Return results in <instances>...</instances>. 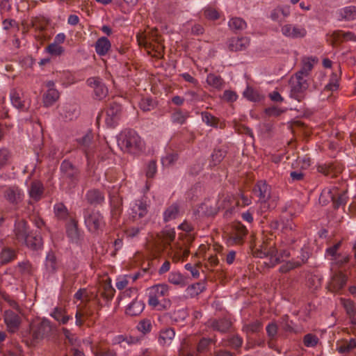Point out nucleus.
<instances>
[{"instance_id":"f257e3e1","label":"nucleus","mask_w":356,"mask_h":356,"mask_svg":"<svg viewBox=\"0 0 356 356\" xmlns=\"http://www.w3.org/2000/svg\"><path fill=\"white\" fill-rule=\"evenodd\" d=\"M148 305L158 311H165L170 308L172 302L165 298L169 295V286L166 284H155L147 289Z\"/></svg>"},{"instance_id":"f03ea898","label":"nucleus","mask_w":356,"mask_h":356,"mask_svg":"<svg viewBox=\"0 0 356 356\" xmlns=\"http://www.w3.org/2000/svg\"><path fill=\"white\" fill-rule=\"evenodd\" d=\"M254 255L261 258L264 257L265 259L264 261V265L270 268L280 263L282 261L281 257H289L290 254L289 252L284 250L280 257L275 246V242L273 239L269 238L263 242L261 245V250L254 252Z\"/></svg>"},{"instance_id":"7ed1b4c3","label":"nucleus","mask_w":356,"mask_h":356,"mask_svg":"<svg viewBox=\"0 0 356 356\" xmlns=\"http://www.w3.org/2000/svg\"><path fill=\"white\" fill-rule=\"evenodd\" d=\"M56 327L49 320L43 318L39 321H33L30 324L29 334L31 344L38 343L45 338L54 334Z\"/></svg>"},{"instance_id":"20e7f679","label":"nucleus","mask_w":356,"mask_h":356,"mask_svg":"<svg viewBox=\"0 0 356 356\" xmlns=\"http://www.w3.org/2000/svg\"><path fill=\"white\" fill-rule=\"evenodd\" d=\"M271 188L264 180L258 181L254 186L253 193L259 197L262 212L275 209L277 205L278 197L271 196Z\"/></svg>"},{"instance_id":"39448f33","label":"nucleus","mask_w":356,"mask_h":356,"mask_svg":"<svg viewBox=\"0 0 356 356\" xmlns=\"http://www.w3.org/2000/svg\"><path fill=\"white\" fill-rule=\"evenodd\" d=\"M118 143L122 150L130 154H137L143 148L140 137L132 129L122 131L118 136Z\"/></svg>"},{"instance_id":"423d86ee","label":"nucleus","mask_w":356,"mask_h":356,"mask_svg":"<svg viewBox=\"0 0 356 356\" xmlns=\"http://www.w3.org/2000/svg\"><path fill=\"white\" fill-rule=\"evenodd\" d=\"M138 45L143 46L146 49L154 51L156 54L154 56L159 57L164 51V46L162 44L161 36L158 34L157 29H153L147 34L144 33H138L136 35Z\"/></svg>"},{"instance_id":"0eeeda50","label":"nucleus","mask_w":356,"mask_h":356,"mask_svg":"<svg viewBox=\"0 0 356 356\" xmlns=\"http://www.w3.org/2000/svg\"><path fill=\"white\" fill-rule=\"evenodd\" d=\"M60 172L63 183L69 190L76 187L81 179V171L77 166L65 159L60 163Z\"/></svg>"},{"instance_id":"6e6552de","label":"nucleus","mask_w":356,"mask_h":356,"mask_svg":"<svg viewBox=\"0 0 356 356\" xmlns=\"http://www.w3.org/2000/svg\"><path fill=\"white\" fill-rule=\"evenodd\" d=\"M85 224L90 232L97 233L105 225L104 217L98 210L86 209L83 211Z\"/></svg>"},{"instance_id":"1a4fd4ad","label":"nucleus","mask_w":356,"mask_h":356,"mask_svg":"<svg viewBox=\"0 0 356 356\" xmlns=\"http://www.w3.org/2000/svg\"><path fill=\"white\" fill-rule=\"evenodd\" d=\"M227 242L230 245H241L248 234V229L241 222H234L227 228Z\"/></svg>"},{"instance_id":"9d476101","label":"nucleus","mask_w":356,"mask_h":356,"mask_svg":"<svg viewBox=\"0 0 356 356\" xmlns=\"http://www.w3.org/2000/svg\"><path fill=\"white\" fill-rule=\"evenodd\" d=\"M290 96L298 102L302 101L306 95V90L309 87L307 79L292 76L289 80Z\"/></svg>"},{"instance_id":"9b49d317","label":"nucleus","mask_w":356,"mask_h":356,"mask_svg":"<svg viewBox=\"0 0 356 356\" xmlns=\"http://www.w3.org/2000/svg\"><path fill=\"white\" fill-rule=\"evenodd\" d=\"M346 191H339L337 188L334 187L327 191H323L320 196V201L325 202L330 199L334 209H338L341 205L346 203Z\"/></svg>"},{"instance_id":"f8f14e48","label":"nucleus","mask_w":356,"mask_h":356,"mask_svg":"<svg viewBox=\"0 0 356 356\" xmlns=\"http://www.w3.org/2000/svg\"><path fill=\"white\" fill-rule=\"evenodd\" d=\"M122 106L121 103L113 100L108 104L105 122L110 127H114L120 120L122 115Z\"/></svg>"},{"instance_id":"ddd939ff","label":"nucleus","mask_w":356,"mask_h":356,"mask_svg":"<svg viewBox=\"0 0 356 356\" xmlns=\"http://www.w3.org/2000/svg\"><path fill=\"white\" fill-rule=\"evenodd\" d=\"M3 197L10 204L17 207L24 200V193L18 186H11L3 191Z\"/></svg>"},{"instance_id":"4468645a","label":"nucleus","mask_w":356,"mask_h":356,"mask_svg":"<svg viewBox=\"0 0 356 356\" xmlns=\"http://www.w3.org/2000/svg\"><path fill=\"white\" fill-rule=\"evenodd\" d=\"M3 319L9 332L15 333L19 330L22 318L18 314L10 309L6 310L3 314Z\"/></svg>"},{"instance_id":"2eb2a0df","label":"nucleus","mask_w":356,"mask_h":356,"mask_svg":"<svg viewBox=\"0 0 356 356\" xmlns=\"http://www.w3.org/2000/svg\"><path fill=\"white\" fill-rule=\"evenodd\" d=\"M87 83L93 89L95 99L102 100L107 96L108 88L99 78L90 77L87 80Z\"/></svg>"},{"instance_id":"dca6fc26","label":"nucleus","mask_w":356,"mask_h":356,"mask_svg":"<svg viewBox=\"0 0 356 356\" xmlns=\"http://www.w3.org/2000/svg\"><path fill=\"white\" fill-rule=\"evenodd\" d=\"M13 232L15 239L21 243L31 233V232H29L28 222L24 219L19 218L15 220Z\"/></svg>"},{"instance_id":"f3484780","label":"nucleus","mask_w":356,"mask_h":356,"mask_svg":"<svg viewBox=\"0 0 356 356\" xmlns=\"http://www.w3.org/2000/svg\"><path fill=\"white\" fill-rule=\"evenodd\" d=\"M10 98L12 104L18 109L26 110L29 106V103L24 99V92L21 89H12Z\"/></svg>"},{"instance_id":"a211bd4d","label":"nucleus","mask_w":356,"mask_h":356,"mask_svg":"<svg viewBox=\"0 0 356 356\" xmlns=\"http://www.w3.org/2000/svg\"><path fill=\"white\" fill-rule=\"evenodd\" d=\"M348 280L347 276L341 272L334 273L328 285L327 289L333 293L339 292L346 284Z\"/></svg>"},{"instance_id":"6ab92c4d","label":"nucleus","mask_w":356,"mask_h":356,"mask_svg":"<svg viewBox=\"0 0 356 356\" xmlns=\"http://www.w3.org/2000/svg\"><path fill=\"white\" fill-rule=\"evenodd\" d=\"M343 166L339 163H329L318 166V171L325 176L332 178L337 177L343 171Z\"/></svg>"},{"instance_id":"aec40b11","label":"nucleus","mask_w":356,"mask_h":356,"mask_svg":"<svg viewBox=\"0 0 356 356\" xmlns=\"http://www.w3.org/2000/svg\"><path fill=\"white\" fill-rule=\"evenodd\" d=\"M281 31L285 36L292 38H302L307 35V31L304 27L291 24L283 26Z\"/></svg>"},{"instance_id":"412c9836","label":"nucleus","mask_w":356,"mask_h":356,"mask_svg":"<svg viewBox=\"0 0 356 356\" xmlns=\"http://www.w3.org/2000/svg\"><path fill=\"white\" fill-rule=\"evenodd\" d=\"M85 200L87 203L93 205H101L105 200L104 194L97 188H91L86 193Z\"/></svg>"},{"instance_id":"4be33fe9","label":"nucleus","mask_w":356,"mask_h":356,"mask_svg":"<svg viewBox=\"0 0 356 356\" xmlns=\"http://www.w3.org/2000/svg\"><path fill=\"white\" fill-rule=\"evenodd\" d=\"M22 243L33 250H40L43 245L42 238L37 232L34 233L31 232L26 240L23 241Z\"/></svg>"},{"instance_id":"5701e85b","label":"nucleus","mask_w":356,"mask_h":356,"mask_svg":"<svg viewBox=\"0 0 356 356\" xmlns=\"http://www.w3.org/2000/svg\"><path fill=\"white\" fill-rule=\"evenodd\" d=\"M209 327L215 331L225 333L232 326V322L227 318L211 319L208 321Z\"/></svg>"},{"instance_id":"b1692460","label":"nucleus","mask_w":356,"mask_h":356,"mask_svg":"<svg viewBox=\"0 0 356 356\" xmlns=\"http://www.w3.org/2000/svg\"><path fill=\"white\" fill-rule=\"evenodd\" d=\"M44 191L42 183L38 180H34L30 184L29 195L31 199L38 202L42 198Z\"/></svg>"},{"instance_id":"393cba45","label":"nucleus","mask_w":356,"mask_h":356,"mask_svg":"<svg viewBox=\"0 0 356 356\" xmlns=\"http://www.w3.org/2000/svg\"><path fill=\"white\" fill-rule=\"evenodd\" d=\"M175 337V332L172 327H165L160 330L159 342L162 346H170Z\"/></svg>"},{"instance_id":"a878e982","label":"nucleus","mask_w":356,"mask_h":356,"mask_svg":"<svg viewBox=\"0 0 356 356\" xmlns=\"http://www.w3.org/2000/svg\"><path fill=\"white\" fill-rule=\"evenodd\" d=\"M147 213V204L142 200H138L132 208L131 218L133 221H136L145 217Z\"/></svg>"},{"instance_id":"bb28decb","label":"nucleus","mask_w":356,"mask_h":356,"mask_svg":"<svg viewBox=\"0 0 356 356\" xmlns=\"http://www.w3.org/2000/svg\"><path fill=\"white\" fill-rule=\"evenodd\" d=\"M250 43L248 38H232L229 41L228 48L232 51H238L245 49Z\"/></svg>"},{"instance_id":"cd10ccee","label":"nucleus","mask_w":356,"mask_h":356,"mask_svg":"<svg viewBox=\"0 0 356 356\" xmlns=\"http://www.w3.org/2000/svg\"><path fill=\"white\" fill-rule=\"evenodd\" d=\"M145 305L142 300L135 298L130 303L128 304L126 309V314L135 316L139 315L144 309Z\"/></svg>"},{"instance_id":"c85d7f7f","label":"nucleus","mask_w":356,"mask_h":356,"mask_svg":"<svg viewBox=\"0 0 356 356\" xmlns=\"http://www.w3.org/2000/svg\"><path fill=\"white\" fill-rule=\"evenodd\" d=\"M95 51L99 56H105L111 47L109 40L106 37L99 38L95 42Z\"/></svg>"},{"instance_id":"c756f323","label":"nucleus","mask_w":356,"mask_h":356,"mask_svg":"<svg viewBox=\"0 0 356 356\" xmlns=\"http://www.w3.org/2000/svg\"><path fill=\"white\" fill-rule=\"evenodd\" d=\"M289 6H277L271 12L270 17L274 21L282 22L283 19L289 16Z\"/></svg>"},{"instance_id":"7c9ffc66","label":"nucleus","mask_w":356,"mask_h":356,"mask_svg":"<svg viewBox=\"0 0 356 356\" xmlns=\"http://www.w3.org/2000/svg\"><path fill=\"white\" fill-rule=\"evenodd\" d=\"M308 257L305 255H302V261H289L285 264H282L280 268V272L282 273H286L289 272L291 270L295 269L301 266L303 264H305L307 261Z\"/></svg>"},{"instance_id":"2f4dec72","label":"nucleus","mask_w":356,"mask_h":356,"mask_svg":"<svg viewBox=\"0 0 356 356\" xmlns=\"http://www.w3.org/2000/svg\"><path fill=\"white\" fill-rule=\"evenodd\" d=\"M188 117V111L183 112L180 108H175L171 114V120L175 124L181 125L186 122Z\"/></svg>"},{"instance_id":"473e14b6","label":"nucleus","mask_w":356,"mask_h":356,"mask_svg":"<svg viewBox=\"0 0 356 356\" xmlns=\"http://www.w3.org/2000/svg\"><path fill=\"white\" fill-rule=\"evenodd\" d=\"M59 98V92L55 88L48 89L43 95V103L45 106H50Z\"/></svg>"},{"instance_id":"72a5a7b5","label":"nucleus","mask_w":356,"mask_h":356,"mask_svg":"<svg viewBox=\"0 0 356 356\" xmlns=\"http://www.w3.org/2000/svg\"><path fill=\"white\" fill-rule=\"evenodd\" d=\"M179 213V206L177 203H174L169 206L163 213V219L165 222L175 219Z\"/></svg>"},{"instance_id":"f704fd0d","label":"nucleus","mask_w":356,"mask_h":356,"mask_svg":"<svg viewBox=\"0 0 356 356\" xmlns=\"http://www.w3.org/2000/svg\"><path fill=\"white\" fill-rule=\"evenodd\" d=\"M16 258L15 250L10 248H4L0 253V261L2 265L7 264Z\"/></svg>"},{"instance_id":"c9c22d12","label":"nucleus","mask_w":356,"mask_h":356,"mask_svg":"<svg viewBox=\"0 0 356 356\" xmlns=\"http://www.w3.org/2000/svg\"><path fill=\"white\" fill-rule=\"evenodd\" d=\"M45 268L49 274H54L57 270L58 264L56 258L53 252L48 253L46 258Z\"/></svg>"},{"instance_id":"e433bc0d","label":"nucleus","mask_w":356,"mask_h":356,"mask_svg":"<svg viewBox=\"0 0 356 356\" xmlns=\"http://www.w3.org/2000/svg\"><path fill=\"white\" fill-rule=\"evenodd\" d=\"M322 277L318 275L309 273L307 275V285L312 290H316L321 286Z\"/></svg>"},{"instance_id":"4c0bfd02","label":"nucleus","mask_w":356,"mask_h":356,"mask_svg":"<svg viewBox=\"0 0 356 356\" xmlns=\"http://www.w3.org/2000/svg\"><path fill=\"white\" fill-rule=\"evenodd\" d=\"M93 139V135L91 131L87 132L82 138L78 140L79 143L82 147L86 156L90 152V146Z\"/></svg>"},{"instance_id":"58836bf2","label":"nucleus","mask_w":356,"mask_h":356,"mask_svg":"<svg viewBox=\"0 0 356 356\" xmlns=\"http://www.w3.org/2000/svg\"><path fill=\"white\" fill-rule=\"evenodd\" d=\"M207 82L209 86L218 90L221 89L225 84L224 80L220 76L212 73L208 74Z\"/></svg>"},{"instance_id":"ea45409f","label":"nucleus","mask_w":356,"mask_h":356,"mask_svg":"<svg viewBox=\"0 0 356 356\" xmlns=\"http://www.w3.org/2000/svg\"><path fill=\"white\" fill-rule=\"evenodd\" d=\"M51 316L62 324H66L70 319V316L65 314V311L61 308L56 307Z\"/></svg>"},{"instance_id":"a19ab883","label":"nucleus","mask_w":356,"mask_h":356,"mask_svg":"<svg viewBox=\"0 0 356 356\" xmlns=\"http://www.w3.org/2000/svg\"><path fill=\"white\" fill-rule=\"evenodd\" d=\"M229 28L234 31H242L246 28V22L241 17H233L229 22Z\"/></svg>"},{"instance_id":"79ce46f5","label":"nucleus","mask_w":356,"mask_h":356,"mask_svg":"<svg viewBox=\"0 0 356 356\" xmlns=\"http://www.w3.org/2000/svg\"><path fill=\"white\" fill-rule=\"evenodd\" d=\"M341 16L348 21L356 19V7L353 6L345 7L341 11Z\"/></svg>"},{"instance_id":"37998d69","label":"nucleus","mask_w":356,"mask_h":356,"mask_svg":"<svg viewBox=\"0 0 356 356\" xmlns=\"http://www.w3.org/2000/svg\"><path fill=\"white\" fill-rule=\"evenodd\" d=\"M262 328V323L259 321L246 324L243 327V331L247 334H253L259 332Z\"/></svg>"},{"instance_id":"c03bdc74","label":"nucleus","mask_w":356,"mask_h":356,"mask_svg":"<svg viewBox=\"0 0 356 356\" xmlns=\"http://www.w3.org/2000/svg\"><path fill=\"white\" fill-rule=\"evenodd\" d=\"M202 121L207 125L217 128L219 123V119L208 112L202 113Z\"/></svg>"},{"instance_id":"a18cd8bd","label":"nucleus","mask_w":356,"mask_h":356,"mask_svg":"<svg viewBox=\"0 0 356 356\" xmlns=\"http://www.w3.org/2000/svg\"><path fill=\"white\" fill-rule=\"evenodd\" d=\"M313 68V65L309 62L304 63L302 67L293 76L297 77L307 79V77L309 75L310 72Z\"/></svg>"},{"instance_id":"49530a36","label":"nucleus","mask_w":356,"mask_h":356,"mask_svg":"<svg viewBox=\"0 0 356 356\" xmlns=\"http://www.w3.org/2000/svg\"><path fill=\"white\" fill-rule=\"evenodd\" d=\"M54 213L56 216L60 220L67 218L68 216V211L63 203H58L54 206Z\"/></svg>"},{"instance_id":"de8ad7c7","label":"nucleus","mask_w":356,"mask_h":356,"mask_svg":"<svg viewBox=\"0 0 356 356\" xmlns=\"http://www.w3.org/2000/svg\"><path fill=\"white\" fill-rule=\"evenodd\" d=\"M114 292V289L109 284H104L103 289L99 292V296L106 301H109L113 298Z\"/></svg>"},{"instance_id":"09e8293b","label":"nucleus","mask_w":356,"mask_h":356,"mask_svg":"<svg viewBox=\"0 0 356 356\" xmlns=\"http://www.w3.org/2000/svg\"><path fill=\"white\" fill-rule=\"evenodd\" d=\"M179 155L177 152H172L168 154L165 156L161 159V163L163 166L169 167L175 164L178 160Z\"/></svg>"},{"instance_id":"8fccbe9b","label":"nucleus","mask_w":356,"mask_h":356,"mask_svg":"<svg viewBox=\"0 0 356 356\" xmlns=\"http://www.w3.org/2000/svg\"><path fill=\"white\" fill-rule=\"evenodd\" d=\"M197 212L204 216H211L216 213L215 209H213L211 206H208L207 203L201 204L199 206Z\"/></svg>"},{"instance_id":"3c124183","label":"nucleus","mask_w":356,"mask_h":356,"mask_svg":"<svg viewBox=\"0 0 356 356\" xmlns=\"http://www.w3.org/2000/svg\"><path fill=\"white\" fill-rule=\"evenodd\" d=\"M168 282L175 285H181L184 284V279L179 273L172 272L169 274Z\"/></svg>"},{"instance_id":"603ef678","label":"nucleus","mask_w":356,"mask_h":356,"mask_svg":"<svg viewBox=\"0 0 356 356\" xmlns=\"http://www.w3.org/2000/svg\"><path fill=\"white\" fill-rule=\"evenodd\" d=\"M157 172L156 161L151 160L148 162L145 170V175L147 178H153Z\"/></svg>"},{"instance_id":"864d4df0","label":"nucleus","mask_w":356,"mask_h":356,"mask_svg":"<svg viewBox=\"0 0 356 356\" xmlns=\"http://www.w3.org/2000/svg\"><path fill=\"white\" fill-rule=\"evenodd\" d=\"M356 348V341L354 339H351L349 341H346L338 348L339 353H348L353 349Z\"/></svg>"},{"instance_id":"5fc2aeb1","label":"nucleus","mask_w":356,"mask_h":356,"mask_svg":"<svg viewBox=\"0 0 356 356\" xmlns=\"http://www.w3.org/2000/svg\"><path fill=\"white\" fill-rule=\"evenodd\" d=\"M343 42L342 31H335L330 35V44L332 47H335Z\"/></svg>"},{"instance_id":"6e6d98bb","label":"nucleus","mask_w":356,"mask_h":356,"mask_svg":"<svg viewBox=\"0 0 356 356\" xmlns=\"http://www.w3.org/2000/svg\"><path fill=\"white\" fill-rule=\"evenodd\" d=\"M152 325L150 320L143 319L140 321L137 326L138 330L143 334L149 333L152 330Z\"/></svg>"},{"instance_id":"4d7b16f0","label":"nucleus","mask_w":356,"mask_h":356,"mask_svg":"<svg viewBox=\"0 0 356 356\" xmlns=\"http://www.w3.org/2000/svg\"><path fill=\"white\" fill-rule=\"evenodd\" d=\"M189 250L188 248H183L181 245L177 244V250L175 253L173 257V259H176L177 261L179 259H184L189 255Z\"/></svg>"},{"instance_id":"13d9d810","label":"nucleus","mask_w":356,"mask_h":356,"mask_svg":"<svg viewBox=\"0 0 356 356\" xmlns=\"http://www.w3.org/2000/svg\"><path fill=\"white\" fill-rule=\"evenodd\" d=\"M318 342V337L312 334H307L303 338L304 345L307 347H314Z\"/></svg>"},{"instance_id":"bf43d9fd","label":"nucleus","mask_w":356,"mask_h":356,"mask_svg":"<svg viewBox=\"0 0 356 356\" xmlns=\"http://www.w3.org/2000/svg\"><path fill=\"white\" fill-rule=\"evenodd\" d=\"M47 51L51 55L59 56L64 51V49L59 44L52 43L47 47Z\"/></svg>"},{"instance_id":"052dcab7","label":"nucleus","mask_w":356,"mask_h":356,"mask_svg":"<svg viewBox=\"0 0 356 356\" xmlns=\"http://www.w3.org/2000/svg\"><path fill=\"white\" fill-rule=\"evenodd\" d=\"M138 298V290L136 288H130L127 290H125L123 293L122 298L126 302H128L130 298H133L134 300L135 298Z\"/></svg>"},{"instance_id":"680f3d73","label":"nucleus","mask_w":356,"mask_h":356,"mask_svg":"<svg viewBox=\"0 0 356 356\" xmlns=\"http://www.w3.org/2000/svg\"><path fill=\"white\" fill-rule=\"evenodd\" d=\"M225 157V152L220 149H215L211 155L212 163L216 165L222 161Z\"/></svg>"},{"instance_id":"e2e57ef3","label":"nucleus","mask_w":356,"mask_h":356,"mask_svg":"<svg viewBox=\"0 0 356 356\" xmlns=\"http://www.w3.org/2000/svg\"><path fill=\"white\" fill-rule=\"evenodd\" d=\"M213 342V339L202 338L200 339L197 344V350L199 353H203L206 351L209 345Z\"/></svg>"},{"instance_id":"0e129e2a","label":"nucleus","mask_w":356,"mask_h":356,"mask_svg":"<svg viewBox=\"0 0 356 356\" xmlns=\"http://www.w3.org/2000/svg\"><path fill=\"white\" fill-rule=\"evenodd\" d=\"M243 95L245 98L252 102H256L259 99V95L257 92L250 87H248L245 89V90L243 92Z\"/></svg>"},{"instance_id":"69168bd1","label":"nucleus","mask_w":356,"mask_h":356,"mask_svg":"<svg viewBox=\"0 0 356 356\" xmlns=\"http://www.w3.org/2000/svg\"><path fill=\"white\" fill-rule=\"evenodd\" d=\"M228 343L233 348L238 349L242 346L243 339L239 336L234 335L229 339Z\"/></svg>"},{"instance_id":"338daca9","label":"nucleus","mask_w":356,"mask_h":356,"mask_svg":"<svg viewBox=\"0 0 356 356\" xmlns=\"http://www.w3.org/2000/svg\"><path fill=\"white\" fill-rule=\"evenodd\" d=\"M140 108L143 111H149L154 108V103L152 99L149 98H145L141 99L140 102Z\"/></svg>"},{"instance_id":"774afa93","label":"nucleus","mask_w":356,"mask_h":356,"mask_svg":"<svg viewBox=\"0 0 356 356\" xmlns=\"http://www.w3.org/2000/svg\"><path fill=\"white\" fill-rule=\"evenodd\" d=\"M202 168L203 163L200 161H197L190 166L188 171L189 175L196 176L202 170Z\"/></svg>"}]
</instances>
